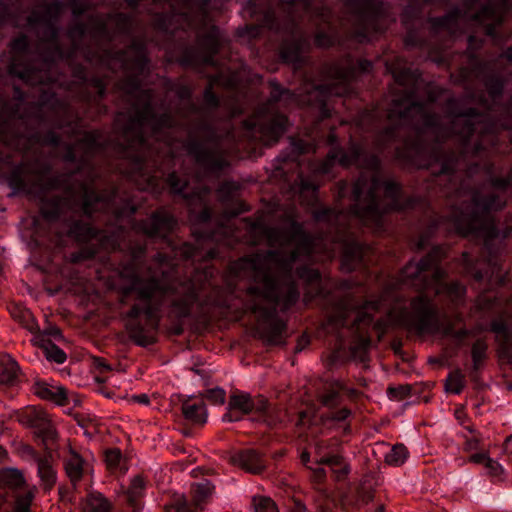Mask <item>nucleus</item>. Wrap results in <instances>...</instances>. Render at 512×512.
I'll list each match as a JSON object with an SVG mask.
<instances>
[{
	"instance_id": "1",
	"label": "nucleus",
	"mask_w": 512,
	"mask_h": 512,
	"mask_svg": "<svg viewBox=\"0 0 512 512\" xmlns=\"http://www.w3.org/2000/svg\"><path fill=\"white\" fill-rule=\"evenodd\" d=\"M317 222L326 224L328 233L322 238L313 239L303 226L295 220L288 228L267 227L263 223L247 222L249 233L260 234L270 247L264 253H256L232 262L226 276V289L216 286L213 281V269L205 267L196 270L187 280L170 281L162 270L161 276L149 268L147 275L124 274L125 282L120 290L124 297L134 296L139 304H134L126 313L125 327L129 337L139 346L154 343L153 331L158 327L157 313L168 295H172V307L178 317L190 315L199 294L210 289L201 303L204 305L227 306L226 293H232L236 281L249 279L253 282L246 289L245 307L256 317V331L261 339L270 345L285 342L286 323L277 316L276 309L284 311L292 307L299 299L296 277L310 285L319 286L318 270L297 266V263L323 253V259L334 256L333 245L340 243V211L318 209L314 211Z\"/></svg>"
},
{
	"instance_id": "2",
	"label": "nucleus",
	"mask_w": 512,
	"mask_h": 512,
	"mask_svg": "<svg viewBox=\"0 0 512 512\" xmlns=\"http://www.w3.org/2000/svg\"><path fill=\"white\" fill-rule=\"evenodd\" d=\"M401 63L396 59L386 64L398 88L387 113L389 126L380 133L378 142L393 141L411 130L417 141L405 138L404 146L419 158L416 161L420 168L431 169L439 177L462 170L472 175L479 164L468 165L469 155L477 157L495 145L498 125L473 108L459 109L456 99L447 101L448 115L444 119L432 114L435 89L424 84L417 70L404 68Z\"/></svg>"
},
{
	"instance_id": "3",
	"label": "nucleus",
	"mask_w": 512,
	"mask_h": 512,
	"mask_svg": "<svg viewBox=\"0 0 512 512\" xmlns=\"http://www.w3.org/2000/svg\"><path fill=\"white\" fill-rule=\"evenodd\" d=\"M100 62L110 70L122 69L125 72V78L118 82L117 87L131 103L129 111L118 113L115 119L118 136L112 145L129 165V168L121 169V173L133 181L139 190L157 193L160 177L156 172L151 174L147 171L151 148L146 134L149 132V137L162 141L171 148L172 141L166 130L182 125L184 119L198 113V107L191 99L192 90L182 83H177L170 88L180 100V108L176 112L178 120L169 113L157 116L151 105L152 91L140 88V76L144 74L148 64L143 44L133 43L125 51L113 54L110 51H104L100 55Z\"/></svg>"
},
{
	"instance_id": "4",
	"label": "nucleus",
	"mask_w": 512,
	"mask_h": 512,
	"mask_svg": "<svg viewBox=\"0 0 512 512\" xmlns=\"http://www.w3.org/2000/svg\"><path fill=\"white\" fill-rule=\"evenodd\" d=\"M104 144L101 132H86L75 144L67 147L64 155L67 162H73L79 157L81 165L77 171L52 178L49 176L50 168L37 160L16 168L9 175L8 184L15 192L64 190L63 198L54 197L42 202L40 211L48 221L57 220L67 213L90 216L96 211L111 212L116 220L131 216L137 206L129 198L120 196L115 190L100 194L95 191L94 173L89 160L104 148Z\"/></svg>"
},
{
	"instance_id": "5",
	"label": "nucleus",
	"mask_w": 512,
	"mask_h": 512,
	"mask_svg": "<svg viewBox=\"0 0 512 512\" xmlns=\"http://www.w3.org/2000/svg\"><path fill=\"white\" fill-rule=\"evenodd\" d=\"M508 190L512 191V169L507 178L493 179L489 188L469 192L470 202L466 204L463 200L462 206L455 208L451 214V221L459 234L483 238L484 248L489 253L488 270L485 273L470 267V256L467 252L462 257L467 273L472 274L477 281L487 278L492 285H499L504 281L498 258L491 251V242L498 236L492 212L505 205Z\"/></svg>"
},
{
	"instance_id": "6",
	"label": "nucleus",
	"mask_w": 512,
	"mask_h": 512,
	"mask_svg": "<svg viewBox=\"0 0 512 512\" xmlns=\"http://www.w3.org/2000/svg\"><path fill=\"white\" fill-rule=\"evenodd\" d=\"M509 6L510 0H466L461 9H454L443 17L429 21L436 34L447 32L454 35L470 24L483 27L485 34L496 40V28L503 23Z\"/></svg>"
},
{
	"instance_id": "7",
	"label": "nucleus",
	"mask_w": 512,
	"mask_h": 512,
	"mask_svg": "<svg viewBox=\"0 0 512 512\" xmlns=\"http://www.w3.org/2000/svg\"><path fill=\"white\" fill-rule=\"evenodd\" d=\"M444 255L445 249L437 246L419 262H409L401 271V281L419 290L431 288L435 295L458 307L464 304L466 288L459 282H443L445 272L438 267V263Z\"/></svg>"
},
{
	"instance_id": "8",
	"label": "nucleus",
	"mask_w": 512,
	"mask_h": 512,
	"mask_svg": "<svg viewBox=\"0 0 512 512\" xmlns=\"http://www.w3.org/2000/svg\"><path fill=\"white\" fill-rule=\"evenodd\" d=\"M371 68V61L365 59L359 60L357 63L346 59L343 64H331L325 68V75L329 83L313 87L308 92V103L319 107L322 118L330 117L328 98L348 95L351 92L350 82L357 72H368Z\"/></svg>"
},
{
	"instance_id": "9",
	"label": "nucleus",
	"mask_w": 512,
	"mask_h": 512,
	"mask_svg": "<svg viewBox=\"0 0 512 512\" xmlns=\"http://www.w3.org/2000/svg\"><path fill=\"white\" fill-rule=\"evenodd\" d=\"M347 15L341 26L359 42L370 40L373 33L382 32L392 21L382 0H344Z\"/></svg>"
},
{
	"instance_id": "10",
	"label": "nucleus",
	"mask_w": 512,
	"mask_h": 512,
	"mask_svg": "<svg viewBox=\"0 0 512 512\" xmlns=\"http://www.w3.org/2000/svg\"><path fill=\"white\" fill-rule=\"evenodd\" d=\"M270 84L272 90L266 107L259 109L253 117L243 123L250 132V136L264 145L276 143L286 130L287 118L274 111V104L294 97L289 90L282 89L275 82H270Z\"/></svg>"
},
{
	"instance_id": "11",
	"label": "nucleus",
	"mask_w": 512,
	"mask_h": 512,
	"mask_svg": "<svg viewBox=\"0 0 512 512\" xmlns=\"http://www.w3.org/2000/svg\"><path fill=\"white\" fill-rule=\"evenodd\" d=\"M388 316L390 322L419 333H434L439 329L438 310L424 294L413 298L409 308L391 309Z\"/></svg>"
},
{
	"instance_id": "12",
	"label": "nucleus",
	"mask_w": 512,
	"mask_h": 512,
	"mask_svg": "<svg viewBox=\"0 0 512 512\" xmlns=\"http://www.w3.org/2000/svg\"><path fill=\"white\" fill-rule=\"evenodd\" d=\"M280 9L285 13L291 28L295 26L296 17L301 13L308 15L309 19L316 21L318 18L321 22L328 24L329 31L326 33L318 31L315 35V45L321 48H326L336 41L335 35L331 27V12L330 10L318 0H280Z\"/></svg>"
},
{
	"instance_id": "13",
	"label": "nucleus",
	"mask_w": 512,
	"mask_h": 512,
	"mask_svg": "<svg viewBox=\"0 0 512 512\" xmlns=\"http://www.w3.org/2000/svg\"><path fill=\"white\" fill-rule=\"evenodd\" d=\"M389 293V291L385 290L378 300L366 301L361 306L352 297L345 296L334 306L328 315V324L336 328L347 326L350 314L354 313L355 318L351 323V327L360 331L364 326L370 325L373 319L370 312L377 311L381 306L385 305L388 301Z\"/></svg>"
},
{
	"instance_id": "14",
	"label": "nucleus",
	"mask_w": 512,
	"mask_h": 512,
	"mask_svg": "<svg viewBox=\"0 0 512 512\" xmlns=\"http://www.w3.org/2000/svg\"><path fill=\"white\" fill-rule=\"evenodd\" d=\"M229 137L210 136L203 141H190L186 150L196 163L209 171H218L228 165L227 142Z\"/></svg>"
},
{
	"instance_id": "15",
	"label": "nucleus",
	"mask_w": 512,
	"mask_h": 512,
	"mask_svg": "<svg viewBox=\"0 0 512 512\" xmlns=\"http://www.w3.org/2000/svg\"><path fill=\"white\" fill-rule=\"evenodd\" d=\"M62 6V3L56 0H41L27 19L30 26L43 28L45 40L50 44L56 43L55 22L61 13Z\"/></svg>"
},
{
	"instance_id": "16",
	"label": "nucleus",
	"mask_w": 512,
	"mask_h": 512,
	"mask_svg": "<svg viewBox=\"0 0 512 512\" xmlns=\"http://www.w3.org/2000/svg\"><path fill=\"white\" fill-rule=\"evenodd\" d=\"M11 48L15 53L20 54L13 56L12 61L9 65V73L11 75L17 76L18 78L32 85L44 83L45 80L41 75L40 71H37L31 65L21 66L18 63L19 59L22 58L21 54L24 53L28 48L27 37L22 35L14 39L11 44Z\"/></svg>"
},
{
	"instance_id": "17",
	"label": "nucleus",
	"mask_w": 512,
	"mask_h": 512,
	"mask_svg": "<svg viewBox=\"0 0 512 512\" xmlns=\"http://www.w3.org/2000/svg\"><path fill=\"white\" fill-rule=\"evenodd\" d=\"M67 234L78 242L96 241L100 242L103 247L110 246L111 250L119 246V234L112 233L111 239H108L104 231H98L90 226V224L78 220L68 224Z\"/></svg>"
},
{
	"instance_id": "18",
	"label": "nucleus",
	"mask_w": 512,
	"mask_h": 512,
	"mask_svg": "<svg viewBox=\"0 0 512 512\" xmlns=\"http://www.w3.org/2000/svg\"><path fill=\"white\" fill-rule=\"evenodd\" d=\"M19 422L31 428H36L45 440L52 442L57 438V432L48 414L36 407L27 408L19 416Z\"/></svg>"
},
{
	"instance_id": "19",
	"label": "nucleus",
	"mask_w": 512,
	"mask_h": 512,
	"mask_svg": "<svg viewBox=\"0 0 512 512\" xmlns=\"http://www.w3.org/2000/svg\"><path fill=\"white\" fill-rule=\"evenodd\" d=\"M176 224L175 219L165 211H156L146 220L134 225V229L150 237H165Z\"/></svg>"
},
{
	"instance_id": "20",
	"label": "nucleus",
	"mask_w": 512,
	"mask_h": 512,
	"mask_svg": "<svg viewBox=\"0 0 512 512\" xmlns=\"http://www.w3.org/2000/svg\"><path fill=\"white\" fill-rule=\"evenodd\" d=\"M214 486L211 482L205 480L192 487V502L195 508L184 496H179L169 505L165 506V512H196V508L206 501L212 495Z\"/></svg>"
},
{
	"instance_id": "21",
	"label": "nucleus",
	"mask_w": 512,
	"mask_h": 512,
	"mask_svg": "<svg viewBox=\"0 0 512 512\" xmlns=\"http://www.w3.org/2000/svg\"><path fill=\"white\" fill-rule=\"evenodd\" d=\"M231 463L253 474L262 472L265 467L264 458L254 449H245L231 456Z\"/></svg>"
},
{
	"instance_id": "22",
	"label": "nucleus",
	"mask_w": 512,
	"mask_h": 512,
	"mask_svg": "<svg viewBox=\"0 0 512 512\" xmlns=\"http://www.w3.org/2000/svg\"><path fill=\"white\" fill-rule=\"evenodd\" d=\"M341 392H347L351 396L356 394L355 389H348L341 380L327 381L319 395V401L323 406L334 409L341 403Z\"/></svg>"
},
{
	"instance_id": "23",
	"label": "nucleus",
	"mask_w": 512,
	"mask_h": 512,
	"mask_svg": "<svg viewBox=\"0 0 512 512\" xmlns=\"http://www.w3.org/2000/svg\"><path fill=\"white\" fill-rule=\"evenodd\" d=\"M308 45V40L303 35H294L292 41L283 42L281 57L285 62L298 67L303 62V53Z\"/></svg>"
},
{
	"instance_id": "24",
	"label": "nucleus",
	"mask_w": 512,
	"mask_h": 512,
	"mask_svg": "<svg viewBox=\"0 0 512 512\" xmlns=\"http://www.w3.org/2000/svg\"><path fill=\"white\" fill-rule=\"evenodd\" d=\"M238 410L243 414L253 412L252 397L248 393H235L229 398L228 412L223 415V421L234 422L241 419L240 416L234 415V411Z\"/></svg>"
},
{
	"instance_id": "25",
	"label": "nucleus",
	"mask_w": 512,
	"mask_h": 512,
	"mask_svg": "<svg viewBox=\"0 0 512 512\" xmlns=\"http://www.w3.org/2000/svg\"><path fill=\"white\" fill-rule=\"evenodd\" d=\"M323 448L324 446L322 442H318L315 446L316 453L319 456V458L316 460V463L318 465H328L331 468V470L337 474L338 479L347 475L349 472V468L343 462L342 457L337 454L329 456L321 455Z\"/></svg>"
},
{
	"instance_id": "26",
	"label": "nucleus",
	"mask_w": 512,
	"mask_h": 512,
	"mask_svg": "<svg viewBox=\"0 0 512 512\" xmlns=\"http://www.w3.org/2000/svg\"><path fill=\"white\" fill-rule=\"evenodd\" d=\"M64 467L68 478L73 484H76L81 480L84 470V460L71 447L64 458Z\"/></svg>"
},
{
	"instance_id": "27",
	"label": "nucleus",
	"mask_w": 512,
	"mask_h": 512,
	"mask_svg": "<svg viewBox=\"0 0 512 512\" xmlns=\"http://www.w3.org/2000/svg\"><path fill=\"white\" fill-rule=\"evenodd\" d=\"M194 235L196 237V241L198 245H200L201 241H215V242H223L226 245L232 244L231 238H236L234 231L232 230L231 225H220L215 231L212 232H204V231H194Z\"/></svg>"
},
{
	"instance_id": "28",
	"label": "nucleus",
	"mask_w": 512,
	"mask_h": 512,
	"mask_svg": "<svg viewBox=\"0 0 512 512\" xmlns=\"http://www.w3.org/2000/svg\"><path fill=\"white\" fill-rule=\"evenodd\" d=\"M34 393L44 400H49L59 405H64L67 399L66 390L62 386L56 387L45 383H36Z\"/></svg>"
},
{
	"instance_id": "29",
	"label": "nucleus",
	"mask_w": 512,
	"mask_h": 512,
	"mask_svg": "<svg viewBox=\"0 0 512 512\" xmlns=\"http://www.w3.org/2000/svg\"><path fill=\"white\" fill-rule=\"evenodd\" d=\"M19 371V365L10 355H0V384L13 385L17 381Z\"/></svg>"
},
{
	"instance_id": "30",
	"label": "nucleus",
	"mask_w": 512,
	"mask_h": 512,
	"mask_svg": "<svg viewBox=\"0 0 512 512\" xmlns=\"http://www.w3.org/2000/svg\"><path fill=\"white\" fill-rule=\"evenodd\" d=\"M182 413L186 420L196 425H203L207 419V411L205 404L200 402H192L190 400L182 403Z\"/></svg>"
},
{
	"instance_id": "31",
	"label": "nucleus",
	"mask_w": 512,
	"mask_h": 512,
	"mask_svg": "<svg viewBox=\"0 0 512 512\" xmlns=\"http://www.w3.org/2000/svg\"><path fill=\"white\" fill-rule=\"evenodd\" d=\"M32 342L34 345L39 346L49 361H54L58 364H62L66 361L65 352L52 343L49 339H46L43 335H36Z\"/></svg>"
},
{
	"instance_id": "32",
	"label": "nucleus",
	"mask_w": 512,
	"mask_h": 512,
	"mask_svg": "<svg viewBox=\"0 0 512 512\" xmlns=\"http://www.w3.org/2000/svg\"><path fill=\"white\" fill-rule=\"evenodd\" d=\"M167 182L173 192L182 194L185 198L192 200L193 198H197L199 200H203V198L210 192L208 187H203L198 189L197 191H193L192 194L186 193L185 190L187 188V182L181 180L175 173H171L168 176Z\"/></svg>"
},
{
	"instance_id": "33",
	"label": "nucleus",
	"mask_w": 512,
	"mask_h": 512,
	"mask_svg": "<svg viewBox=\"0 0 512 512\" xmlns=\"http://www.w3.org/2000/svg\"><path fill=\"white\" fill-rule=\"evenodd\" d=\"M493 332L497 334V338L502 340V344L499 349V355L501 358L507 361H512V346L509 343L508 326L503 321H494L491 325Z\"/></svg>"
},
{
	"instance_id": "34",
	"label": "nucleus",
	"mask_w": 512,
	"mask_h": 512,
	"mask_svg": "<svg viewBox=\"0 0 512 512\" xmlns=\"http://www.w3.org/2000/svg\"><path fill=\"white\" fill-rule=\"evenodd\" d=\"M37 470L40 477L41 484L45 490H50L54 487L57 480V473L47 458H37Z\"/></svg>"
},
{
	"instance_id": "35",
	"label": "nucleus",
	"mask_w": 512,
	"mask_h": 512,
	"mask_svg": "<svg viewBox=\"0 0 512 512\" xmlns=\"http://www.w3.org/2000/svg\"><path fill=\"white\" fill-rule=\"evenodd\" d=\"M83 512H111V504L100 493H91L83 504Z\"/></svg>"
},
{
	"instance_id": "36",
	"label": "nucleus",
	"mask_w": 512,
	"mask_h": 512,
	"mask_svg": "<svg viewBox=\"0 0 512 512\" xmlns=\"http://www.w3.org/2000/svg\"><path fill=\"white\" fill-rule=\"evenodd\" d=\"M503 305V301L491 292L480 294L475 307L479 311H497Z\"/></svg>"
},
{
	"instance_id": "37",
	"label": "nucleus",
	"mask_w": 512,
	"mask_h": 512,
	"mask_svg": "<svg viewBox=\"0 0 512 512\" xmlns=\"http://www.w3.org/2000/svg\"><path fill=\"white\" fill-rule=\"evenodd\" d=\"M145 490L144 479L137 475L135 476L127 491V500L132 506H136L138 500L143 496Z\"/></svg>"
},
{
	"instance_id": "38",
	"label": "nucleus",
	"mask_w": 512,
	"mask_h": 512,
	"mask_svg": "<svg viewBox=\"0 0 512 512\" xmlns=\"http://www.w3.org/2000/svg\"><path fill=\"white\" fill-rule=\"evenodd\" d=\"M407 457V448L403 444H396L385 455V462L392 466H400L406 461Z\"/></svg>"
},
{
	"instance_id": "39",
	"label": "nucleus",
	"mask_w": 512,
	"mask_h": 512,
	"mask_svg": "<svg viewBox=\"0 0 512 512\" xmlns=\"http://www.w3.org/2000/svg\"><path fill=\"white\" fill-rule=\"evenodd\" d=\"M465 386V376L460 370L452 371L445 382V389L449 393L460 394Z\"/></svg>"
},
{
	"instance_id": "40",
	"label": "nucleus",
	"mask_w": 512,
	"mask_h": 512,
	"mask_svg": "<svg viewBox=\"0 0 512 512\" xmlns=\"http://www.w3.org/2000/svg\"><path fill=\"white\" fill-rule=\"evenodd\" d=\"M11 314L30 332L33 333L37 330L38 325L28 309L16 307L11 311Z\"/></svg>"
},
{
	"instance_id": "41",
	"label": "nucleus",
	"mask_w": 512,
	"mask_h": 512,
	"mask_svg": "<svg viewBox=\"0 0 512 512\" xmlns=\"http://www.w3.org/2000/svg\"><path fill=\"white\" fill-rule=\"evenodd\" d=\"M0 482L11 488H18L24 484V478L19 470L9 468L1 472Z\"/></svg>"
},
{
	"instance_id": "42",
	"label": "nucleus",
	"mask_w": 512,
	"mask_h": 512,
	"mask_svg": "<svg viewBox=\"0 0 512 512\" xmlns=\"http://www.w3.org/2000/svg\"><path fill=\"white\" fill-rule=\"evenodd\" d=\"M487 344L484 339H477L473 345L471 350V356L473 361V368L475 370L479 369L482 362L486 358V352H487Z\"/></svg>"
},
{
	"instance_id": "43",
	"label": "nucleus",
	"mask_w": 512,
	"mask_h": 512,
	"mask_svg": "<svg viewBox=\"0 0 512 512\" xmlns=\"http://www.w3.org/2000/svg\"><path fill=\"white\" fill-rule=\"evenodd\" d=\"M484 86L492 102H496V99L501 95L503 90L502 80L494 75L489 76L485 79Z\"/></svg>"
},
{
	"instance_id": "44",
	"label": "nucleus",
	"mask_w": 512,
	"mask_h": 512,
	"mask_svg": "<svg viewBox=\"0 0 512 512\" xmlns=\"http://www.w3.org/2000/svg\"><path fill=\"white\" fill-rule=\"evenodd\" d=\"M252 504L255 512H278L276 504L269 497H254Z\"/></svg>"
},
{
	"instance_id": "45",
	"label": "nucleus",
	"mask_w": 512,
	"mask_h": 512,
	"mask_svg": "<svg viewBox=\"0 0 512 512\" xmlns=\"http://www.w3.org/2000/svg\"><path fill=\"white\" fill-rule=\"evenodd\" d=\"M111 24L115 25L117 32L127 33L131 29L132 19L126 14L117 13L111 16Z\"/></svg>"
},
{
	"instance_id": "46",
	"label": "nucleus",
	"mask_w": 512,
	"mask_h": 512,
	"mask_svg": "<svg viewBox=\"0 0 512 512\" xmlns=\"http://www.w3.org/2000/svg\"><path fill=\"white\" fill-rule=\"evenodd\" d=\"M18 109L10 107L0 98V123H8L16 118H21Z\"/></svg>"
},
{
	"instance_id": "47",
	"label": "nucleus",
	"mask_w": 512,
	"mask_h": 512,
	"mask_svg": "<svg viewBox=\"0 0 512 512\" xmlns=\"http://www.w3.org/2000/svg\"><path fill=\"white\" fill-rule=\"evenodd\" d=\"M33 496L31 492L18 496L15 502L14 512H30Z\"/></svg>"
},
{
	"instance_id": "48",
	"label": "nucleus",
	"mask_w": 512,
	"mask_h": 512,
	"mask_svg": "<svg viewBox=\"0 0 512 512\" xmlns=\"http://www.w3.org/2000/svg\"><path fill=\"white\" fill-rule=\"evenodd\" d=\"M444 334L451 336L456 341H462L467 336H475L476 335V329L468 330V329H460L458 331H454L453 325H448L444 329Z\"/></svg>"
},
{
	"instance_id": "49",
	"label": "nucleus",
	"mask_w": 512,
	"mask_h": 512,
	"mask_svg": "<svg viewBox=\"0 0 512 512\" xmlns=\"http://www.w3.org/2000/svg\"><path fill=\"white\" fill-rule=\"evenodd\" d=\"M374 498V492L370 486L362 484L357 490V503L366 505Z\"/></svg>"
},
{
	"instance_id": "50",
	"label": "nucleus",
	"mask_w": 512,
	"mask_h": 512,
	"mask_svg": "<svg viewBox=\"0 0 512 512\" xmlns=\"http://www.w3.org/2000/svg\"><path fill=\"white\" fill-rule=\"evenodd\" d=\"M205 398L212 404L221 405L225 402L226 393L222 388H214L206 392Z\"/></svg>"
},
{
	"instance_id": "51",
	"label": "nucleus",
	"mask_w": 512,
	"mask_h": 512,
	"mask_svg": "<svg viewBox=\"0 0 512 512\" xmlns=\"http://www.w3.org/2000/svg\"><path fill=\"white\" fill-rule=\"evenodd\" d=\"M410 386L408 385H400L398 387H388L387 393L389 397L393 400H403L406 396L410 394Z\"/></svg>"
},
{
	"instance_id": "52",
	"label": "nucleus",
	"mask_w": 512,
	"mask_h": 512,
	"mask_svg": "<svg viewBox=\"0 0 512 512\" xmlns=\"http://www.w3.org/2000/svg\"><path fill=\"white\" fill-rule=\"evenodd\" d=\"M97 253V249L94 247H85L80 251L71 254V261L74 263L81 262L83 260L91 259Z\"/></svg>"
},
{
	"instance_id": "53",
	"label": "nucleus",
	"mask_w": 512,
	"mask_h": 512,
	"mask_svg": "<svg viewBox=\"0 0 512 512\" xmlns=\"http://www.w3.org/2000/svg\"><path fill=\"white\" fill-rule=\"evenodd\" d=\"M121 460V452L118 449H110L105 453V462L109 469L118 467Z\"/></svg>"
},
{
	"instance_id": "54",
	"label": "nucleus",
	"mask_w": 512,
	"mask_h": 512,
	"mask_svg": "<svg viewBox=\"0 0 512 512\" xmlns=\"http://www.w3.org/2000/svg\"><path fill=\"white\" fill-rule=\"evenodd\" d=\"M469 431L472 433L470 438L466 439L464 450L467 452L474 451L480 448V444L482 438L479 433H476L474 430L469 428Z\"/></svg>"
},
{
	"instance_id": "55",
	"label": "nucleus",
	"mask_w": 512,
	"mask_h": 512,
	"mask_svg": "<svg viewBox=\"0 0 512 512\" xmlns=\"http://www.w3.org/2000/svg\"><path fill=\"white\" fill-rule=\"evenodd\" d=\"M291 144L293 151H295L298 155L303 153H309L311 151L314 152L315 150V147L311 143H308L302 139H293Z\"/></svg>"
},
{
	"instance_id": "56",
	"label": "nucleus",
	"mask_w": 512,
	"mask_h": 512,
	"mask_svg": "<svg viewBox=\"0 0 512 512\" xmlns=\"http://www.w3.org/2000/svg\"><path fill=\"white\" fill-rule=\"evenodd\" d=\"M351 415V411L348 408H341L336 411H332L327 414L326 419L333 421H344Z\"/></svg>"
},
{
	"instance_id": "57",
	"label": "nucleus",
	"mask_w": 512,
	"mask_h": 512,
	"mask_svg": "<svg viewBox=\"0 0 512 512\" xmlns=\"http://www.w3.org/2000/svg\"><path fill=\"white\" fill-rule=\"evenodd\" d=\"M485 468L488 471V474L492 477H499L503 473L502 466L495 460L489 458L487 463L485 464Z\"/></svg>"
},
{
	"instance_id": "58",
	"label": "nucleus",
	"mask_w": 512,
	"mask_h": 512,
	"mask_svg": "<svg viewBox=\"0 0 512 512\" xmlns=\"http://www.w3.org/2000/svg\"><path fill=\"white\" fill-rule=\"evenodd\" d=\"M204 101L205 104L210 108H216L219 105L218 97L213 92L211 85L204 91Z\"/></svg>"
},
{
	"instance_id": "59",
	"label": "nucleus",
	"mask_w": 512,
	"mask_h": 512,
	"mask_svg": "<svg viewBox=\"0 0 512 512\" xmlns=\"http://www.w3.org/2000/svg\"><path fill=\"white\" fill-rule=\"evenodd\" d=\"M69 2L74 16L82 15L88 8V1L86 0H69Z\"/></svg>"
},
{
	"instance_id": "60",
	"label": "nucleus",
	"mask_w": 512,
	"mask_h": 512,
	"mask_svg": "<svg viewBox=\"0 0 512 512\" xmlns=\"http://www.w3.org/2000/svg\"><path fill=\"white\" fill-rule=\"evenodd\" d=\"M371 340L367 336H360L358 339V343L353 347V353H357L358 351H362L364 353L367 352L370 347Z\"/></svg>"
},
{
	"instance_id": "61",
	"label": "nucleus",
	"mask_w": 512,
	"mask_h": 512,
	"mask_svg": "<svg viewBox=\"0 0 512 512\" xmlns=\"http://www.w3.org/2000/svg\"><path fill=\"white\" fill-rule=\"evenodd\" d=\"M252 402H253V411L258 412V413H264L266 411L268 402L264 397L258 396L256 398H252Z\"/></svg>"
},
{
	"instance_id": "62",
	"label": "nucleus",
	"mask_w": 512,
	"mask_h": 512,
	"mask_svg": "<svg viewBox=\"0 0 512 512\" xmlns=\"http://www.w3.org/2000/svg\"><path fill=\"white\" fill-rule=\"evenodd\" d=\"M263 25L270 29H278V25L276 24V16L275 12L272 10L267 11L263 17Z\"/></svg>"
},
{
	"instance_id": "63",
	"label": "nucleus",
	"mask_w": 512,
	"mask_h": 512,
	"mask_svg": "<svg viewBox=\"0 0 512 512\" xmlns=\"http://www.w3.org/2000/svg\"><path fill=\"white\" fill-rule=\"evenodd\" d=\"M8 22L14 24V20L11 18L10 9L0 1V24Z\"/></svg>"
},
{
	"instance_id": "64",
	"label": "nucleus",
	"mask_w": 512,
	"mask_h": 512,
	"mask_svg": "<svg viewBox=\"0 0 512 512\" xmlns=\"http://www.w3.org/2000/svg\"><path fill=\"white\" fill-rule=\"evenodd\" d=\"M318 189V184L308 179L300 178V190L301 193L309 192L315 193Z\"/></svg>"
}]
</instances>
